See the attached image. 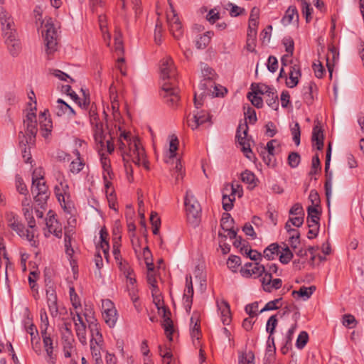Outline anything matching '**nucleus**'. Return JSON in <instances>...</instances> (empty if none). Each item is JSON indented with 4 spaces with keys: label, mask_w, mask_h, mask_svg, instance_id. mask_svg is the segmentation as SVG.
Masks as SVG:
<instances>
[{
    "label": "nucleus",
    "mask_w": 364,
    "mask_h": 364,
    "mask_svg": "<svg viewBox=\"0 0 364 364\" xmlns=\"http://www.w3.org/2000/svg\"><path fill=\"white\" fill-rule=\"evenodd\" d=\"M55 178L58 181L54 188L55 196L65 213L68 228H75L77 225V210L70 198L69 186L62 173L57 172Z\"/></svg>",
    "instance_id": "nucleus-1"
},
{
    "label": "nucleus",
    "mask_w": 364,
    "mask_h": 364,
    "mask_svg": "<svg viewBox=\"0 0 364 364\" xmlns=\"http://www.w3.org/2000/svg\"><path fill=\"white\" fill-rule=\"evenodd\" d=\"M31 193L33 195L35 202L41 208L44 209L50 193L43 176L38 173L36 169L32 173Z\"/></svg>",
    "instance_id": "nucleus-2"
},
{
    "label": "nucleus",
    "mask_w": 364,
    "mask_h": 364,
    "mask_svg": "<svg viewBox=\"0 0 364 364\" xmlns=\"http://www.w3.org/2000/svg\"><path fill=\"white\" fill-rule=\"evenodd\" d=\"M184 204L188 223L191 226H198L201 218V207L191 191H186Z\"/></svg>",
    "instance_id": "nucleus-3"
},
{
    "label": "nucleus",
    "mask_w": 364,
    "mask_h": 364,
    "mask_svg": "<svg viewBox=\"0 0 364 364\" xmlns=\"http://www.w3.org/2000/svg\"><path fill=\"white\" fill-rule=\"evenodd\" d=\"M42 34L44 38L48 55L53 53L57 50L58 32L53 20L49 18L43 27Z\"/></svg>",
    "instance_id": "nucleus-4"
},
{
    "label": "nucleus",
    "mask_w": 364,
    "mask_h": 364,
    "mask_svg": "<svg viewBox=\"0 0 364 364\" xmlns=\"http://www.w3.org/2000/svg\"><path fill=\"white\" fill-rule=\"evenodd\" d=\"M131 161L137 166H143L146 169H149V161L146 159V154L140 141L131 142L129 145Z\"/></svg>",
    "instance_id": "nucleus-5"
},
{
    "label": "nucleus",
    "mask_w": 364,
    "mask_h": 364,
    "mask_svg": "<svg viewBox=\"0 0 364 364\" xmlns=\"http://www.w3.org/2000/svg\"><path fill=\"white\" fill-rule=\"evenodd\" d=\"M212 88H217L213 80L203 79L200 81L198 90L196 91L194 95V104L197 109L203 105V98L210 94Z\"/></svg>",
    "instance_id": "nucleus-6"
},
{
    "label": "nucleus",
    "mask_w": 364,
    "mask_h": 364,
    "mask_svg": "<svg viewBox=\"0 0 364 364\" xmlns=\"http://www.w3.org/2000/svg\"><path fill=\"white\" fill-rule=\"evenodd\" d=\"M61 341L63 348V353L65 358L71 356L72 350L74 348V337L71 331V323H64L61 328Z\"/></svg>",
    "instance_id": "nucleus-7"
},
{
    "label": "nucleus",
    "mask_w": 364,
    "mask_h": 364,
    "mask_svg": "<svg viewBox=\"0 0 364 364\" xmlns=\"http://www.w3.org/2000/svg\"><path fill=\"white\" fill-rule=\"evenodd\" d=\"M102 317L109 328L115 326L117 321V311L114 303L109 299L102 301Z\"/></svg>",
    "instance_id": "nucleus-8"
},
{
    "label": "nucleus",
    "mask_w": 364,
    "mask_h": 364,
    "mask_svg": "<svg viewBox=\"0 0 364 364\" xmlns=\"http://www.w3.org/2000/svg\"><path fill=\"white\" fill-rule=\"evenodd\" d=\"M169 4L171 11L167 13V21L169 26V30L173 37L178 39L183 36V26L177 14L173 9L172 4L171 3Z\"/></svg>",
    "instance_id": "nucleus-9"
},
{
    "label": "nucleus",
    "mask_w": 364,
    "mask_h": 364,
    "mask_svg": "<svg viewBox=\"0 0 364 364\" xmlns=\"http://www.w3.org/2000/svg\"><path fill=\"white\" fill-rule=\"evenodd\" d=\"M161 95L166 99V103L170 107H174L179 101L178 90L172 82H165L161 86Z\"/></svg>",
    "instance_id": "nucleus-10"
},
{
    "label": "nucleus",
    "mask_w": 364,
    "mask_h": 364,
    "mask_svg": "<svg viewBox=\"0 0 364 364\" xmlns=\"http://www.w3.org/2000/svg\"><path fill=\"white\" fill-rule=\"evenodd\" d=\"M248 131V126L246 122L244 124H240L236 134V137L239 144L242 147V151L248 159H251L250 154H252L250 149V144L249 139H247Z\"/></svg>",
    "instance_id": "nucleus-11"
},
{
    "label": "nucleus",
    "mask_w": 364,
    "mask_h": 364,
    "mask_svg": "<svg viewBox=\"0 0 364 364\" xmlns=\"http://www.w3.org/2000/svg\"><path fill=\"white\" fill-rule=\"evenodd\" d=\"M86 321L88 324V330L90 333V341L104 342L101 333V328L97 320L92 316L85 314Z\"/></svg>",
    "instance_id": "nucleus-12"
},
{
    "label": "nucleus",
    "mask_w": 364,
    "mask_h": 364,
    "mask_svg": "<svg viewBox=\"0 0 364 364\" xmlns=\"http://www.w3.org/2000/svg\"><path fill=\"white\" fill-rule=\"evenodd\" d=\"M135 141H139L137 138L132 139L129 133L125 132H121L119 138V149L121 151L123 161H125L127 159H131L129 145L131 142Z\"/></svg>",
    "instance_id": "nucleus-13"
},
{
    "label": "nucleus",
    "mask_w": 364,
    "mask_h": 364,
    "mask_svg": "<svg viewBox=\"0 0 364 364\" xmlns=\"http://www.w3.org/2000/svg\"><path fill=\"white\" fill-rule=\"evenodd\" d=\"M160 72L163 80L175 78L176 75V67L171 58L166 57L161 60Z\"/></svg>",
    "instance_id": "nucleus-14"
},
{
    "label": "nucleus",
    "mask_w": 364,
    "mask_h": 364,
    "mask_svg": "<svg viewBox=\"0 0 364 364\" xmlns=\"http://www.w3.org/2000/svg\"><path fill=\"white\" fill-rule=\"evenodd\" d=\"M157 309L159 310V313L162 315L163 318V327L165 331V333L167 338L171 341L172 340V333L173 331V322L171 318V312L170 311L164 306H159V301L156 304Z\"/></svg>",
    "instance_id": "nucleus-15"
},
{
    "label": "nucleus",
    "mask_w": 364,
    "mask_h": 364,
    "mask_svg": "<svg viewBox=\"0 0 364 364\" xmlns=\"http://www.w3.org/2000/svg\"><path fill=\"white\" fill-rule=\"evenodd\" d=\"M41 336L43 339V346L46 352L47 358H46L48 364H55L56 357L53 353L54 343L53 338L49 332H42Z\"/></svg>",
    "instance_id": "nucleus-16"
},
{
    "label": "nucleus",
    "mask_w": 364,
    "mask_h": 364,
    "mask_svg": "<svg viewBox=\"0 0 364 364\" xmlns=\"http://www.w3.org/2000/svg\"><path fill=\"white\" fill-rule=\"evenodd\" d=\"M24 125L26 127V134L28 139L27 143H31L34 140L38 132L36 114L32 111L28 112L26 119L23 120Z\"/></svg>",
    "instance_id": "nucleus-17"
},
{
    "label": "nucleus",
    "mask_w": 364,
    "mask_h": 364,
    "mask_svg": "<svg viewBox=\"0 0 364 364\" xmlns=\"http://www.w3.org/2000/svg\"><path fill=\"white\" fill-rule=\"evenodd\" d=\"M265 267L259 263L248 262L245 265V267L241 269V274L245 277L257 278L261 277L265 272Z\"/></svg>",
    "instance_id": "nucleus-18"
},
{
    "label": "nucleus",
    "mask_w": 364,
    "mask_h": 364,
    "mask_svg": "<svg viewBox=\"0 0 364 364\" xmlns=\"http://www.w3.org/2000/svg\"><path fill=\"white\" fill-rule=\"evenodd\" d=\"M46 298H47V304L48 306V309L50 314L52 316H56L58 313V308L57 304V295L55 292V289L53 284H47L46 285Z\"/></svg>",
    "instance_id": "nucleus-19"
},
{
    "label": "nucleus",
    "mask_w": 364,
    "mask_h": 364,
    "mask_svg": "<svg viewBox=\"0 0 364 364\" xmlns=\"http://www.w3.org/2000/svg\"><path fill=\"white\" fill-rule=\"evenodd\" d=\"M193 287L192 283L191 275H186V289L184 290L183 301V306L188 313L191 311L193 303Z\"/></svg>",
    "instance_id": "nucleus-20"
},
{
    "label": "nucleus",
    "mask_w": 364,
    "mask_h": 364,
    "mask_svg": "<svg viewBox=\"0 0 364 364\" xmlns=\"http://www.w3.org/2000/svg\"><path fill=\"white\" fill-rule=\"evenodd\" d=\"M5 43L7 45L9 53L13 56H16L21 51L20 41L16 38V34L13 32L6 33Z\"/></svg>",
    "instance_id": "nucleus-21"
},
{
    "label": "nucleus",
    "mask_w": 364,
    "mask_h": 364,
    "mask_svg": "<svg viewBox=\"0 0 364 364\" xmlns=\"http://www.w3.org/2000/svg\"><path fill=\"white\" fill-rule=\"evenodd\" d=\"M16 233L22 238L27 240L31 246L36 247L38 244L37 229H15Z\"/></svg>",
    "instance_id": "nucleus-22"
},
{
    "label": "nucleus",
    "mask_w": 364,
    "mask_h": 364,
    "mask_svg": "<svg viewBox=\"0 0 364 364\" xmlns=\"http://www.w3.org/2000/svg\"><path fill=\"white\" fill-rule=\"evenodd\" d=\"M289 80H287L286 85L289 88L296 87L299 83V79L301 75L300 67L298 65H292L289 73Z\"/></svg>",
    "instance_id": "nucleus-23"
},
{
    "label": "nucleus",
    "mask_w": 364,
    "mask_h": 364,
    "mask_svg": "<svg viewBox=\"0 0 364 364\" xmlns=\"http://www.w3.org/2000/svg\"><path fill=\"white\" fill-rule=\"evenodd\" d=\"M55 109L58 116L68 114L69 117H74L76 114L75 110L62 99L56 101Z\"/></svg>",
    "instance_id": "nucleus-24"
},
{
    "label": "nucleus",
    "mask_w": 364,
    "mask_h": 364,
    "mask_svg": "<svg viewBox=\"0 0 364 364\" xmlns=\"http://www.w3.org/2000/svg\"><path fill=\"white\" fill-rule=\"evenodd\" d=\"M320 211L318 208L314 206H309L307 208V223L308 228L318 225L320 220Z\"/></svg>",
    "instance_id": "nucleus-25"
},
{
    "label": "nucleus",
    "mask_w": 364,
    "mask_h": 364,
    "mask_svg": "<svg viewBox=\"0 0 364 364\" xmlns=\"http://www.w3.org/2000/svg\"><path fill=\"white\" fill-rule=\"evenodd\" d=\"M277 323H278V321L277 318V315H272L269 318V319L267 320V324H266V331L267 333H269V337H268L267 343H269L270 341H272V346H273L274 350H275L276 348H275V345H274V338L273 337V334L274 333L275 328L277 326Z\"/></svg>",
    "instance_id": "nucleus-26"
},
{
    "label": "nucleus",
    "mask_w": 364,
    "mask_h": 364,
    "mask_svg": "<svg viewBox=\"0 0 364 364\" xmlns=\"http://www.w3.org/2000/svg\"><path fill=\"white\" fill-rule=\"evenodd\" d=\"M316 88V85L313 82H309L303 87V100L308 105H311L314 102V89Z\"/></svg>",
    "instance_id": "nucleus-27"
},
{
    "label": "nucleus",
    "mask_w": 364,
    "mask_h": 364,
    "mask_svg": "<svg viewBox=\"0 0 364 364\" xmlns=\"http://www.w3.org/2000/svg\"><path fill=\"white\" fill-rule=\"evenodd\" d=\"M46 112L48 111H44L40 114V128L43 132V136L46 137L50 132L52 129V121L50 118L46 117Z\"/></svg>",
    "instance_id": "nucleus-28"
},
{
    "label": "nucleus",
    "mask_w": 364,
    "mask_h": 364,
    "mask_svg": "<svg viewBox=\"0 0 364 364\" xmlns=\"http://www.w3.org/2000/svg\"><path fill=\"white\" fill-rule=\"evenodd\" d=\"M281 245L278 243H272L267 247L263 252V256L267 260H273L279 255Z\"/></svg>",
    "instance_id": "nucleus-29"
},
{
    "label": "nucleus",
    "mask_w": 364,
    "mask_h": 364,
    "mask_svg": "<svg viewBox=\"0 0 364 364\" xmlns=\"http://www.w3.org/2000/svg\"><path fill=\"white\" fill-rule=\"evenodd\" d=\"M294 20L298 21L299 14L296 6H290L285 12L284 16L282 18V23L284 26L290 24Z\"/></svg>",
    "instance_id": "nucleus-30"
},
{
    "label": "nucleus",
    "mask_w": 364,
    "mask_h": 364,
    "mask_svg": "<svg viewBox=\"0 0 364 364\" xmlns=\"http://www.w3.org/2000/svg\"><path fill=\"white\" fill-rule=\"evenodd\" d=\"M0 18L4 38H6V33L7 32H13L14 34H16V31L13 29L14 22L11 19L9 14L5 11H2L0 13Z\"/></svg>",
    "instance_id": "nucleus-31"
},
{
    "label": "nucleus",
    "mask_w": 364,
    "mask_h": 364,
    "mask_svg": "<svg viewBox=\"0 0 364 364\" xmlns=\"http://www.w3.org/2000/svg\"><path fill=\"white\" fill-rule=\"evenodd\" d=\"M312 142L315 143L318 150L323 149V134L322 129L318 125H315L312 132Z\"/></svg>",
    "instance_id": "nucleus-32"
},
{
    "label": "nucleus",
    "mask_w": 364,
    "mask_h": 364,
    "mask_svg": "<svg viewBox=\"0 0 364 364\" xmlns=\"http://www.w3.org/2000/svg\"><path fill=\"white\" fill-rule=\"evenodd\" d=\"M316 290L315 286H311L309 287H301L298 291H293V296L297 295L299 297L302 298L304 301L309 299Z\"/></svg>",
    "instance_id": "nucleus-33"
},
{
    "label": "nucleus",
    "mask_w": 364,
    "mask_h": 364,
    "mask_svg": "<svg viewBox=\"0 0 364 364\" xmlns=\"http://www.w3.org/2000/svg\"><path fill=\"white\" fill-rule=\"evenodd\" d=\"M213 36V33L211 31H207L203 35L200 36L196 41V46L198 49L205 48L210 42V39Z\"/></svg>",
    "instance_id": "nucleus-34"
},
{
    "label": "nucleus",
    "mask_w": 364,
    "mask_h": 364,
    "mask_svg": "<svg viewBox=\"0 0 364 364\" xmlns=\"http://www.w3.org/2000/svg\"><path fill=\"white\" fill-rule=\"evenodd\" d=\"M26 331L31 336V342L32 347H34V341L38 338V332L35 325L31 322L29 318H27L24 322Z\"/></svg>",
    "instance_id": "nucleus-35"
},
{
    "label": "nucleus",
    "mask_w": 364,
    "mask_h": 364,
    "mask_svg": "<svg viewBox=\"0 0 364 364\" xmlns=\"http://www.w3.org/2000/svg\"><path fill=\"white\" fill-rule=\"evenodd\" d=\"M221 319L224 325H229L231 321L230 306L226 301H223L220 306Z\"/></svg>",
    "instance_id": "nucleus-36"
},
{
    "label": "nucleus",
    "mask_w": 364,
    "mask_h": 364,
    "mask_svg": "<svg viewBox=\"0 0 364 364\" xmlns=\"http://www.w3.org/2000/svg\"><path fill=\"white\" fill-rule=\"evenodd\" d=\"M73 153L77 156V159L71 162L70 170L73 173L76 174L83 168L85 164L80 158V152L77 149H75Z\"/></svg>",
    "instance_id": "nucleus-37"
},
{
    "label": "nucleus",
    "mask_w": 364,
    "mask_h": 364,
    "mask_svg": "<svg viewBox=\"0 0 364 364\" xmlns=\"http://www.w3.org/2000/svg\"><path fill=\"white\" fill-rule=\"evenodd\" d=\"M266 102L268 106L274 110H277L279 108V100L277 91L273 88L270 90V92L266 94Z\"/></svg>",
    "instance_id": "nucleus-38"
},
{
    "label": "nucleus",
    "mask_w": 364,
    "mask_h": 364,
    "mask_svg": "<svg viewBox=\"0 0 364 364\" xmlns=\"http://www.w3.org/2000/svg\"><path fill=\"white\" fill-rule=\"evenodd\" d=\"M279 261L282 264H288L293 257V254L289 250L288 245L286 244H283L281 246V250L279 252Z\"/></svg>",
    "instance_id": "nucleus-39"
},
{
    "label": "nucleus",
    "mask_w": 364,
    "mask_h": 364,
    "mask_svg": "<svg viewBox=\"0 0 364 364\" xmlns=\"http://www.w3.org/2000/svg\"><path fill=\"white\" fill-rule=\"evenodd\" d=\"M100 248L105 255L108 253L109 249V233L107 231V229H101L100 232Z\"/></svg>",
    "instance_id": "nucleus-40"
},
{
    "label": "nucleus",
    "mask_w": 364,
    "mask_h": 364,
    "mask_svg": "<svg viewBox=\"0 0 364 364\" xmlns=\"http://www.w3.org/2000/svg\"><path fill=\"white\" fill-rule=\"evenodd\" d=\"M100 248L105 255L108 253L109 249V233L107 231V229H101L100 232Z\"/></svg>",
    "instance_id": "nucleus-41"
},
{
    "label": "nucleus",
    "mask_w": 364,
    "mask_h": 364,
    "mask_svg": "<svg viewBox=\"0 0 364 364\" xmlns=\"http://www.w3.org/2000/svg\"><path fill=\"white\" fill-rule=\"evenodd\" d=\"M75 330L76 332V335L78 338L79 341L83 345L85 346L87 344V337H86V324L85 323H75Z\"/></svg>",
    "instance_id": "nucleus-42"
},
{
    "label": "nucleus",
    "mask_w": 364,
    "mask_h": 364,
    "mask_svg": "<svg viewBox=\"0 0 364 364\" xmlns=\"http://www.w3.org/2000/svg\"><path fill=\"white\" fill-rule=\"evenodd\" d=\"M251 89L252 90L253 94L266 95L268 92H270V90H272L273 87H271L269 85L262 83H252L251 85Z\"/></svg>",
    "instance_id": "nucleus-43"
},
{
    "label": "nucleus",
    "mask_w": 364,
    "mask_h": 364,
    "mask_svg": "<svg viewBox=\"0 0 364 364\" xmlns=\"http://www.w3.org/2000/svg\"><path fill=\"white\" fill-rule=\"evenodd\" d=\"M224 191L230 193V194L235 198L236 195H237L238 197H241L242 196V188L238 183H232V184L226 185L224 188Z\"/></svg>",
    "instance_id": "nucleus-44"
},
{
    "label": "nucleus",
    "mask_w": 364,
    "mask_h": 364,
    "mask_svg": "<svg viewBox=\"0 0 364 364\" xmlns=\"http://www.w3.org/2000/svg\"><path fill=\"white\" fill-rule=\"evenodd\" d=\"M236 231L234 229H222L218 232V242L222 240L226 242L228 239L232 240V238L235 237Z\"/></svg>",
    "instance_id": "nucleus-45"
},
{
    "label": "nucleus",
    "mask_w": 364,
    "mask_h": 364,
    "mask_svg": "<svg viewBox=\"0 0 364 364\" xmlns=\"http://www.w3.org/2000/svg\"><path fill=\"white\" fill-rule=\"evenodd\" d=\"M94 138L96 143L99 144L101 147L104 146L105 135L102 130V124L97 123L94 134Z\"/></svg>",
    "instance_id": "nucleus-46"
},
{
    "label": "nucleus",
    "mask_w": 364,
    "mask_h": 364,
    "mask_svg": "<svg viewBox=\"0 0 364 364\" xmlns=\"http://www.w3.org/2000/svg\"><path fill=\"white\" fill-rule=\"evenodd\" d=\"M100 161L103 168V174L105 173L107 176H109V178H112L113 172L111 168L109 159L104 154H102L101 155Z\"/></svg>",
    "instance_id": "nucleus-47"
},
{
    "label": "nucleus",
    "mask_w": 364,
    "mask_h": 364,
    "mask_svg": "<svg viewBox=\"0 0 364 364\" xmlns=\"http://www.w3.org/2000/svg\"><path fill=\"white\" fill-rule=\"evenodd\" d=\"M70 232L71 230H68L65 232L64 242L65 247V253L68 256L71 257L74 254V250L72 247V236Z\"/></svg>",
    "instance_id": "nucleus-48"
},
{
    "label": "nucleus",
    "mask_w": 364,
    "mask_h": 364,
    "mask_svg": "<svg viewBox=\"0 0 364 364\" xmlns=\"http://www.w3.org/2000/svg\"><path fill=\"white\" fill-rule=\"evenodd\" d=\"M341 322L345 327L348 328H354L358 324V321L355 316L350 314H344L342 317Z\"/></svg>",
    "instance_id": "nucleus-49"
},
{
    "label": "nucleus",
    "mask_w": 364,
    "mask_h": 364,
    "mask_svg": "<svg viewBox=\"0 0 364 364\" xmlns=\"http://www.w3.org/2000/svg\"><path fill=\"white\" fill-rule=\"evenodd\" d=\"M201 73L203 77V79H208L210 80H214L215 73L213 68L209 67L205 63L200 64Z\"/></svg>",
    "instance_id": "nucleus-50"
},
{
    "label": "nucleus",
    "mask_w": 364,
    "mask_h": 364,
    "mask_svg": "<svg viewBox=\"0 0 364 364\" xmlns=\"http://www.w3.org/2000/svg\"><path fill=\"white\" fill-rule=\"evenodd\" d=\"M40 318H41V333L42 332H48L49 327V321L47 316V313L45 309H41L40 311Z\"/></svg>",
    "instance_id": "nucleus-51"
},
{
    "label": "nucleus",
    "mask_w": 364,
    "mask_h": 364,
    "mask_svg": "<svg viewBox=\"0 0 364 364\" xmlns=\"http://www.w3.org/2000/svg\"><path fill=\"white\" fill-rule=\"evenodd\" d=\"M235 200L234 196L228 195L227 192L223 191V207L226 211L230 210L233 207V201Z\"/></svg>",
    "instance_id": "nucleus-52"
},
{
    "label": "nucleus",
    "mask_w": 364,
    "mask_h": 364,
    "mask_svg": "<svg viewBox=\"0 0 364 364\" xmlns=\"http://www.w3.org/2000/svg\"><path fill=\"white\" fill-rule=\"evenodd\" d=\"M304 217L297 216L296 215H289V218L286 223L285 228H291V225L299 228L304 223Z\"/></svg>",
    "instance_id": "nucleus-53"
},
{
    "label": "nucleus",
    "mask_w": 364,
    "mask_h": 364,
    "mask_svg": "<svg viewBox=\"0 0 364 364\" xmlns=\"http://www.w3.org/2000/svg\"><path fill=\"white\" fill-rule=\"evenodd\" d=\"M25 218L28 221V228H36V223L33 216L32 207L22 208Z\"/></svg>",
    "instance_id": "nucleus-54"
},
{
    "label": "nucleus",
    "mask_w": 364,
    "mask_h": 364,
    "mask_svg": "<svg viewBox=\"0 0 364 364\" xmlns=\"http://www.w3.org/2000/svg\"><path fill=\"white\" fill-rule=\"evenodd\" d=\"M289 244L293 249L297 248L300 243L299 233L296 231V229H289Z\"/></svg>",
    "instance_id": "nucleus-55"
},
{
    "label": "nucleus",
    "mask_w": 364,
    "mask_h": 364,
    "mask_svg": "<svg viewBox=\"0 0 364 364\" xmlns=\"http://www.w3.org/2000/svg\"><path fill=\"white\" fill-rule=\"evenodd\" d=\"M281 301L282 298H279L267 302L265 306L259 311V313L278 309L282 306Z\"/></svg>",
    "instance_id": "nucleus-56"
},
{
    "label": "nucleus",
    "mask_w": 364,
    "mask_h": 364,
    "mask_svg": "<svg viewBox=\"0 0 364 364\" xmlns=\"http://www.w3.org/2000/svg\"><path fill=\"white\" fill-rule=\"evenodd\" d=\"M147 282L149 284L151 285V293L153 296H156L159 293V289L156 285V279L155 277L154 272H147Z\"/></svg>",
    "instance_id": "nucleus-57"
},
{
    "label": "nucleus",
    "mask_w": 364,
    "mask_h": 364,
    "mask_svg": "<svg viewBox=\"0 0 364 364\" xmlns=\"http://www.w3.org/2000/svg\"><path fill=\"white\" fill-rule=\"evenodd\" d=\"M255 355L252 351L244 353L239 356L238 364H255Z\"/></svg>",
    "instance_id": "nucleus-58"
},
{
    "label": "nucleus",
    "mask_w": 364,
    "mask_h": 364,
    "mask_svg": "<svg viewBox=\"0 0 364 364\" xmlns=\"http://www.w3.org/2000/svg\"><path fill=\"white\" fill-rule=\"evenodd\" d=\"M241 180L242 182L246 183L252 187L255 186V176L250 171L245 170L241 173Z\"/></svg>",
    "instance_id": "nucleus-59"
},
{
    "label": "nucleus",
    "mask_w": 364,
    "mask_h": 364,
    "mask_svg": "<svg viewBox=\"0 0 364 364\" xmlns=\"http://www.w3.org/2000/svg\"><path fill=\"white\" fill-rule=\"evenodd\" d=\"M313 9L311 7L310 4L306 1V0L301 1V11L303 16L306 18V21L307 23L310 22L312 17H311V12Z\"/></svg>",
    "instance_id": "nucleus-60"
},
{
    "label": "nucleus",
    "mask_w": 364,
    "mask_h": 364,
    "mask_svg": "<svg viewBox=\"0 0 364 364\" xmlns=\"http://www.w3.org/2000/svg\"><path fill=\"white\" fill-rule=\"evenodd\" d=\"M178 146V138L175 136H171L170 142H169V149H168L169 159H173L176 156Z\"/></svg>",
    "instance_id": "nucleus-61"
},
{
    "label": "nucleus",
    "mask_w": 364,
    "mask_h": 364,
    "mask_svg": "<svg viewBox=\"0 0 364 364\" xmlns=\"http://www.w3.org/2000/svg\"><path fill=\"white\" fill-rule=\"evenodd\" d=\"M69 294L70 301L72 303L73 306L76 309L81 306L80 299L75 292V288L73 286H70L69 287Z\"/></svg>",
    "instance_id": "nucleus-62"
},
{
    "label": "nucleus",
    "mask_w": 364,
    "mask_h": 364,
    "mask_svg": "<svg viewBox=\"0 0 364 364\" xmlns=\"http://www.w3.org/2000/svg\"><path fill=\"white\" fill-rule=\"evenodd\" d=\"M309 341V335L306 331H301L299 334L296 341V346L298 349H303L304 346L306 345Z\"/></svg>",
    "instance_id": "nucleus-63"
},
{
    "label": "nucleus",
    "mask_w": 364,
    "mask_h": 364,
    "mask_svg": "<svg viewBox=\"0 0 364 364\" xmlns=\"http://www.w3.org/2000/svg\"><path fill=\"white\" fill-rule=\"evenodd\" d=\"M241 264V259L238 256L235 255H231L228 261H227V266L228 267L231 269L232 272H236V269L238 266H240Z\"/></svg>",
    "instance_id": "nucleus-64"
}]
</instances>
